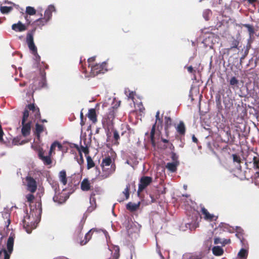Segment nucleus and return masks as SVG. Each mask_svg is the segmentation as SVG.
I'll use <instances>...</instances> for the list:
<instances>
[{"label": "nucleus", "mask_w": 259, "mask_h": 259, "mask_svg": "<svg viewBox=\"0 0 259 259\" xmlns=\"http://www.w3.org/2000/svg\"><path fill=\"white\" fill-rule=\"evenodd\" d=\"M247 255V250L245 249H241L238 253V256L240 259H246Z\"/></svg>", "instance_id": "7c9ffc66"}, {"label": "nucleus", "mask_w": 259, "mask_h": 259, "mask_svg": "<svg viewBox=\"0 0 259 259\" xmlns=\"http://www.w3.org/2000/svg\"><path fill=\"white\" fill-rule=\"evenodd\" d=\"M113 138L114 140V144L117 145L118 144V140L119 139V135L116 130L113 129Z\"/></svg>", "instance_id": "c9c22d12"}, {"label": "nucleus", "mask_w": 259, "mask_h": 259, "mask_svg": "<svg viewBox=\"0 0 259 259\" xmlns=\"http://www.w3.org/2000/svg\"><path fill=\"white\" fill-rule=\"evenodd\" d=\"M152 182V178L150 177H143L141 178L140 183L139 184V188L138 193L142 191L147 186H148Z\"/></svg>", "instance_id": "6e6552de"}, {"label": "nucleus", "mask_w": 259, "mask_h": 259, "mask_svg": "<svg viewBox=\"0 0 259 259\" xmlns=\"http://www.w3.org/2000/svg\"><path fill=\"white\" fill-rule=\"evenodd\" d=\"M140 204V202L137 203L129 202L126 205V208L131 211H134L139 208Z\"/></svg>", "instance_id": "aec40b11"}, {"label": "nucleus", "mask_w": 259, "mask_h": 259, "mask_svg": "<svg viewBox=\"0 0 259 259\" xmlns=\"http://www.w3.org/2000/svg\"><path fill=\"white\" fill-rule=\"evenodd\" d=\"M130 184H128L126 185V187L124 190L123 191V193L124 194L125 196L126 199H127L129 198L130 194H129V190H130Z\"/></svg>", "instance_id": "58836bf2"}, {"label": "nucleus", "mask_w": 259, "mask_h": 259, "mask_svg": "<svg viewBox=\"0 0 259 259\" xmlns=\"http://www.w3.org/2000/svg\"><path fill=\"white\" fill-rule=\"evenodd\" d=\"M78 162L80 165H81L83 163V159L81 153L80 154V158L78 160Z\"/></svg>", "instance_id": "3c124183"}, {"label": "nucleus", "mask_w": 259, "mask_h": 259, "mask_svg": "<svg viewBox=\"0 0 259 259\" xmlns=\"http://www.w3.org/2000/svg\"><path fill=\"white\" fill-rule=\"evenodd\" d=\"M212 251L215 255H221L223 253V249L220 246H214L212 248Z\"/></svg>", "instance_id": "cd10ccee"}, {"label": "nucleus", "mask_w": 259, "mask_h": 259, "mask_svg": "<svg viewBox=\"0 0 259 259\" xmlns=\"http://www.w3.org/2000/svg\"><path fill=\"white\" fill-rule=\"evenodd\" d=\"M192 141L195 143H197L198 142L197 139L195 137L194 135L192 136Z\"/></svg>", "instance_id": "4d7b16f0"}, {"label": "nucleus", "mask_w": 259, "mask_h": 259, "mask_svg": "<svg viewBox=\"0 0 259 259\" xmlns=\"http://www.w3.org/2000/svg\"><path fill=\"white\" fill-rule=\"evenodd\" d=\"M255 183L256 185H257V184L259 183V177L255 180Z\"/></svg>", "instance_id": "052dcab7"}, {"label": "nucleus", "mask_w": 259, "mask_h": 259, "mask_svg": "<svg viewBox=\"0 0 259 259\" xmlns=\"http://www.w3.org/2000/svg\"><path fill=\"white\" fill-rule=\"evenodd\" d=\"M187 70L189 72L191 73H194L195 72V71L194 70L193 67L192 66H190L187 67Z\"/></svg>", "instance_id": "09e8293b"}, {"label": "nucleus", "mask_w": 259, "mask_h": 259, "mask_svg": "<svg viewBox=\"0 0 259 259\" xmlns=\"http://www.w3.org/2000/svg\"><path fill=\"white\" fill-rule=\"evenodd\" d=\"M201 212L204 215V218L207 221H211L214 219H216V218H215V217L213 214L209 213L207 210L204 207L201 208Z\"/></svg>", "instance_id": "4468645a"}, {"label": "nucleus", "mask_w": 259, "mask_h": 259, "mask_svg": "<svg viewBox=\"0 0 259 259\" xmlns=\"http://www.w3.org/2000/svg\"><path fill=\"white\" fill-rule=\"evenodd\" d=\"M159 114H160V112L159 111H157L156 114V122L153 125L151 131V133H150V137H151V141H153V139H154L156 123H157L158 120L160 122H162L161 120H160V119L159 118Z\"/></svg>", "instance_id": "412c9836"}, {"label": "nucleus", "mask_w": 259, "mask_h": 259, "mask_svg": "<svg viewBox=\"0 0 259 259\" xmlns=\"http://www.w3.org/2000/svg\"><path fill=\"white\" fill-rule=\"evenodd\" d=\"M256 0H248V1L249 2V3H253L254 2H255Z\"/></svg>", "instance_id": "69168bd1"}, {"label": "nucleus", "mask_w": 259, "mask_h": 259, "mask_svg": "<svg viewBox=\"0 0 259 259\" xmlns=\"http://www.w3.org/2000/svg\"><path fill=\"white\" fill-rule=\"evenodd\" d=\"M238 45H239L238 41H237V40H235V39L233 40L232 42L230 49H232L233 48H237L238 46Z\"/></svg>", "instance_id": "c03bdc74"}, {"label": "nucleus", "mask_w": 259, "mask_h": 259, "mask_svg": "<svg viewBox=\"0 0 259 259\" xmlns=\"http://www.w3.org/2000/svg\"><path fill=\"white\" fill-rule=\"evenodd\" d=\"M211 12L210 10H208V9L207 10H205L203 12V17L204 18V19L206 20H208L209 16L211 14Z\"/></svg>", "instance_id": "ea45409f"}, {"label": "nucleus", "mask_w": 259, "mask_h": 259, "mask_svg": "<svg viewBox=\"0 0 259 259\" xmlns=\"http://www.w3.org/2000/svg\"><path fill=\"white\" fill-rule=\"evenodd\" d=\"M30 212L32 215H34L35 217L39 216L41 213L40 205L39 204L35 205V210H34V209L31 208Z\"/></svg>", "instance_id": "b1692460"}, {"label": "nucleus", "mask_w": 259, "mask_h": 259, "mask_svg": "<svg viewBox=\"0 0 259 259\" xmlns=\"http://www.w3.org/2000/svg\"><path fill=\"white\" fill-rule=\"evenodd\" d=\"M12 29L16 31L21 32L26 30L27 28L24 24L19 21L17 23L12 25Z\"/></svg>", "instance_id": "ddd939ff"}, {"label": "nucleus", "mask_w": 259, "mask_h": 259, "mask_svg": "<svg viewBox=\"0 0 259 259\" xmlns=\"http://www.w3.org/2000/svg\"><path fill=\"white\" fill-rule=\"evenodd\" d=\"M45 17L44 18H39L36 20H35V23L38 26H42L41 25H40V24L45 23Z\"/></svg>", "instance_id": "a19ab883"}, {"label": "nucleus", "mask_w": 259, "mask_h": 259, "mask_svg": "<svg viewBox=\"0 0 259 259\" xmlns=\"http://www.w3.org/2000/svg\"><path fill=\"white\" fill-rule=\"evenodd\" d=\"M27 190L31 193H34L37 188V184L35 180L30 176L25 178Z\"/></svg>", "instance_id": "0eeeda50"}, {"label": "nucleus", "mask_w": 259, "mask_h": 259, "mask_svg": "<svg viewBox=\"0 0 259 259\" xmlns=\"http://www.w3.org/2000/svg\"><path fill=\"white\" fill-rule=\"evenodd\" d=\"M88 117L93 123L97 122V115L95 109L92 108L89 110Z\"/></svg>", "instance_id": "f3484780"}, {"label": "nucleus", "mask_w": 259, "mask_h": 259, "mask_svg": "<svg viewBox=\"0 0 259 259\" xmlns=\"http://www.w3.org/2000/svg\"><path fill=\"white\" fill-rule=\"evenodd\" d=\"M29 116V112L26 109L24 110L23 113V116L22 120V123H25V122L27 120L28 117Z\"/></svg>", "instance_id": "4c0bfd02"}, {"label": "nucleus", "mask_w": 259, "mask_h": 259, "mask_svg": "<svg viewBox=\"0 0 259 259\" xmlns=\"http://www.w3.org/2000/svg\"><path fill=\"white\" fill-rule=\"evenodd\" d=\"M59 179L63 185H66L67 180L66 171L64 170L60 171L59 174Z\"/></svg>", "instance_id": "4be33fe9"}, {"label": "nucleus", "mask_w": 259, "mask_h": 259, "mask_svg": "<svg viewBox=\"0 0 259 259\" xmlns=\"http://www.w3.org/2000/svg\"><path fill=\"white\" fill-rule=\"evenodd\" d=\"M109 252L113 254L112 259H118L119 257V248L117 246H113L109 248Z\"/></svg>", "instance_id": "f8f14e48"}, {"label": "nucleus", "mask_w": 259, "mask_h": 259, "mask_svg": "<svg viewBox=\"0 0 259 259\" xmlns=\"http://www.w3.org/2000/svg\"><path fill=\"white\" fill-rule=\"evenodd\" d=\"M80 118H81L80 124L82 126L84 124V122L83 121V120H82V118H83V114H82V113H80Z\"/></svg>", "instance_id": "6e6d98bb"}, {"label": "nucleus", "mask_w": 259, "mask_h": 259, "mask_svg": "<svg viewBox=\"0 0 259 259\" xmlns=\"http://www.w3.org/2000/svg\"><path fill=\"white\" fill-rule=\"evenodd\" d=\"M230 83L232 85H237L238 83V80L235 77L231 78Z\"/></svg>", "instance_id": "79ce46f5"}, {"label": "nucleus", "mask_w": 259, "mask_h": 259, "mask_svg": "<svg viewBox=\"0 0 259 259\" xmlns=\"http://www.w3.org/2000/svg\"><path fill=\"white\" fill-rule=\"evenodd\" d=\"M90 203L91 205L88 207V211L92 212L96 207L95 198L92 195L90 197Z\"/></svg>", "instance_id": "a878e982"}, {"label": "nucleus", "mask_w": 259, "mask_h": 259, "mask_svg": "<svg viewBox=\"0 0 259 259\" xmlns=\"http://www.w3.org/2000/svg\"><path fill=\"white\" fill-rule=\"evenodd\" d=\"M56 147H58L59 150H61L62 146L61 144L58 142H54L52 144V145L51 146V147H50V150L49 151L50 155H51L52 154V153Z\"/></svg>", "instance_id": "bb28decb"}, {"label": "nucleus", "mask_w": 259, "mask_h": 259, "mask_svg": "<svg viewBox=\"0 0 259 259\" xmlns=\"http://www.w3.org/2000/svg\"><path fill=\"white\" fill-rule=\"evenodd\" d=\"M184 188L185 189H187V186L186 185H184Z\"/></svg>", "instance_id": "774afa93"}, {"label": "nucleus", "mask_w": 259, "mask_h": 259, "mask_svg": "<svg viewBox=\"0 0 259 259\" xmlns=\"http://www.w3.org/2000/svg\"><path fill=\"white\" fill-rule=\"evenodd\" d=\"M159 254L160 255V256L161 257V258H162V259H164V257H163V256L162 255V254H161V252H159Z\"/></svg>", "instance_id": "338daca9"}, {"label": "nucleus", "mask_w": 259, "mask_h": 259, "mask_svg": "<svg viewBox=\"0 0 259 259\" xmlns=\"http://www.w3.org/2000/svg\"><path fill=\"white\" fill-rule=\"evenodd\" d=\"M105 237H106V238H107V235H108V233L106 231H103Z\"/></svg>", "instance_id": "680f3d73"}, {"label": "nucleus", "mask_w": 259, "mask_h": 259, "mask_svg": "<svg viewBox=\"0 0 259 259\" xmlns=\"http://www.w3.org/2000/svg\"><path fill=\"white\" fill-rule=\"evenodd\" d=\"M176 130L177 132L180 135H184L185 133V126L183 121H180V123L176 126Z\"/></svg>", "instance_id": "5701e85b"}, {"label": "nucleus", "mask_w": 259, "mask_h": 259, "mask_svg": "<svg viewBox=\"0 0 259 259\" xmlns=\"http://www.w3.org/2000/svg\"><path fill=\"white\" fill-rule=\"evenodd\" d=\"M105 65L106 63L103 62L101 64H96L94 66H91V71L92 75L95 76L100 73H104L107 71L106 69H104Z\"/></svg>", "instance_id": "423d86ee"}, {"label": "nucleus", "mask_w": 259, "mask_h": 259, "mask_svg": "<svg viewBox=\"0 0 259 259\" xmlns=\"http://www.w3.org/2000/svg\"><path fill=\"white\" fill-rule=\"evenodd\" d=\"M114 114L113 111L110 112L108 115L103 118L102 120L103 125L105 130L107 136H111V134L114 129L113 120Z\"/></svg>", "instance_id": "f257e3e1"}, {"label": "nucleus", "mask_w": 259, "mask_h": 259, "mask_svg": "<svg viewBox=\"0 0 259 259\" xmlns=\"http://www.w3.org/2000/svg\"><path fill=\"white\" fill-rule=\"evenodd\" d=\"M38 151V156L39 159H40L44 164L45 165H49L52 163V160L51 158V156L49 154L48 156H44V151L42 148H39L37 149Z\"/></svg>", "instance_id": "9d476101"}, {"label": "nucleus", "mask_w": 259, "mask_h": 259, "mask_svg": "<svg viewBox=\"0 0 259 259\" xmlns=\"http://www.w3.org/2000/svg\"><path fill=\"white\" fill-rule=\"evenodd\" d=\"M95 57H92L91 58H90L88 59V63L89 64V66H91L92 65V63L93 62L95 61Z\"/></svg>", "instance_id": "8fccbe9b"}, {"label": "nucleus", "mask_w": 259, "mask_h": 259, "mask_svg": "<svg viewBox=\"0 0 259 259\" xmlns=\"http://www.w3.org/2000/svg\"><path fill=\"white\" fill-rule=\"evenodd\" d=\"M0 10L2 13L7 14L11 11L12 8L9 7H6V6H3V7H1Z\"/></svg>", "instance_id": "e433bc0d"}, {"label": "nucleus", "mask_w": 259, "mask_h": 259, "mask_svg": "<svg viewBox=\"0 0 259 259\" xmlns=\"http://www.w3.org/2000/svg\"><path fill=\"white\" fill-rule=\"evenodd\" d=\"M179 164L178 160H176L172 162L167 163L166 165V168H167L171 172H175L176 171L177 166Z\"/></svg>", "instance_id": "2eb2a0df"}, {"label": "nucleus", "mask_w": 259, "mask_h": 259, "mask_svg": "<svg viewBox=\"0 0 259 259\" xmlns=\"http://www.w3.org/2000/svg\"><path fill=\"white\" fill-rule=\"evenodd\" d=\"M55 11V8L54 6L50 5L47 9L45 12V23L40 24V25L44 26L51 19L52 17V13L53 11Z\"/></svg>", "instance_id": "9b49d317"}, {"label": "nucleus", "mask_w": 259, "mask_h": 259, "mask_svg": "<svg viewBox=\"0 0 259 259\" xmlns=\"http://www.w3.org/2000/svg\"><path fill=\"white\" fill-rule=\"evenodd\" d=\"M87 168L88 169H90L92 167H93L95 165L94 162L93 161L92 158L88 156H87Z\"/></svg>", "instance_id": "2f4dec72"}, {"label": "nucleus", "mask_w": 259, "mask_h": 259, "mask_svg": "<svg viewBox=\"0 0 259 259\" xmlns=\"http://www.w3.org/2000/svg\"><path fill=\"white\" fill-rule=\"evenodd\" d=\"M13 143L15 145H17V141H16V139H14L13 141Z\"/></svg>", "instance_id": "0e129e2a"}, {"label": "nucleus", "mask_w": 259, "mask_h": 259, "mask_svg": "<svg viewBox=\"0 0 259 259\" xmlns=\"http://www.w3.org/2000/svg\"><path fill=\"white\" fill-rule=\"evenodd\" d=\"M25 19H26V21L28 22V24L30 23V21H29L28 17V16H26L25 17Z\"/></svg>", "instance_id": "bf43d9fd"}, {"label": "nucleus", "mask_w": 259, "mask_h": 259, "mask_svg": "<svg viewBox=\"0 0 259 259\" xmlns=\"http://www.w3.org/2000/svg\"><path fill=\"white\" fill-rule=\"evenodd\" d=\"M165 122L166 125L168 126V124H170L171 122L170 118L169 117H165Z\"/></svg>", "instance_id": "de8ad7c7"}, {"label": "nucleus", "mask_w": 259, "mask_h": 259, "mask_svg": "<svg viewBox=\"0 0 259 259\" xmlns=\"http://www.w3.org/2000/svg\"><path fill=\"white\" fill-rule=\"evenodd\" d=\"M96 231V229H91L84 236V239L83 240L80 241V244L81 245H85L91 238L92 234L91 233L92 232H94Z\"/></svg>", "instance_id": "6ab92c4d"}, {"label": "nucleus", "mask_w": 259, "mask_h": 259, "mask_svg": "<svg viewBox=\"0 0 259 259\" xmlns=\"http://www.w3.org/2000/svg\"><path fill=\"white\" fill-rule=\"evenodd\" d=\"M128 97L129 98H132V99H133V98H134V94H133V92L130 93L129 94V95L128 96Z\"/></svg>", "instance_id": "13d9d810"}, {"label": "nucleus", "mask_w": 259, "mask_h": 259, "mask_svg": "<svg viewBox=\"0 0 259 259\" xmlns=\"http://www.w3.org/2000/svg\"><path fill=\"white\" fill-rule=\"evenodd\" d=\"M101 166L102 170L104 172L105 178L108 177L115 170V165L112 163V159L109 157H106L103 159Z\"/></svg>", "instance_id": "f03ea898"}, {"label": "nucleus", "mask_w": 259, "mask_h": 259, "mask_svg": "<svg viewBox=\"0 0 259 259\" xmlns=\"http://www.w3.org/2000/svg\"><path fill=\"white\" fill-rule=\"evenodd\" d=\"M250 163H252L253 167H259V159L257 157L253 156L252 160L250 161Z\"/></svg>", "instance_id": "f704fd0d"}, {"label": "nucleus", "mask_w": 259, "mask_h": 259, "mask_svg": "<svg viewBox=\"0 0 259 259\" xmlns=\"http://www.w3.org/2000/svg\"><path fill=\"white\" fill-rule=\"evenodd\" d=\"M53 188L55 191V195L53 197L54 201L58 204L64 203L67 199L68 197L66 196H65L63 193H61L60 194L58 192V191L57 190L58 185L57 184H55V186H53Z\"/></svg>", "instance_id": "39448f33"}, {"label": "nucleus", "mask_w": 259, "mask_h": 259, "mask_svg": "<svg viewBox=\"0 0 259 259\" xmlns=\"http://www.w3.org/2000/svg\"><path fill=\"white\" fill-rule=\"evenodd\" d=\"M27 107L29 110L32 111V112L34 113L35 117L39 116L40 115L38 108L35 107L34 104L28 105Z\"/></svg>", "instance_id": "393cba45"}, {"label": "nucleus", "mask_w": 259, "mask_h": 259, "mask_svg": "<svg viewBox=\"0 0 259 259\" xmlns=\"http://www.w3.org/2000/svg\"><path fill=\"white\" fill-rule=\"evenodd\" d=\"M44 126L42 125H40L38 123H36L35 125V131L36 134L38 138H39L40 134L44 131Z\"/></svg>", "instance_id": "c85d7f7f"}, {"label": "nucleus", "mask_w": 259, "mask_h": 259, "mask_svg": "<svg viewBox=\"0 0 259 259\" xmlns=\"http://www.w3.org/2000/svg\"><path fill=\"white\" fill-rule=\"evenodd\" d=\"M246 26V27H248V31L249 32L250 34L251 35V34H253V28L251 26L248 25H247Z\"/></svg>", "instance_id": "864d4df0"}, {"label": "nucleus", "mask_w": 259, "mask_h": 259, "mask_svg": "<svg viewBox=\"0 0 259 259\" xmlns=\"http://www.w3.org/2000/svg\"><path fill=\"white\" fill-rule=\"evenodd\" d=\"M29 218H30L29 216L26 215V217H24V220H23L24 227L25 228L26 231L28 233H31V231L27 228V227H28V226H29V225H28L29 222H27V219H29Z\"/></svg>", "instance_id": "72a5a7b5"}, {"label": "nucleus", "mask_w": 259, "mask_h": 259, "mask_svg": "<svg viewBox=\"0 0 259 259\" xmlns=\"http://www.w3.org/2000/svg\"><path fill=\"white\" fill-rule=\"evenodd\" d=\"M162 141L163 143H166L168 142V140L164 139H162Z\"/></svg>", "instance_id": "e2e57ef3"}, {"label": "nucleus", "mask_w": 259, "mask_h": 259, "mask_svg": "<svg viewBox=\"0 0 259 259\" xmlns=\"http://www.w3.org/2000/svg\"><path fill=\"white\" fill-rule=\"evenodd\" d=\"M83 224L82 222H80L78 228L76 230V231L78 233H79V234L80 233L82 229L83 228Z\"/></svg>", "instance_id": "49530a36"}, {"label": "nucleus", "mask_w": 259, "mask_h": 259, "mask_svg": "<svg viewBox=\"0 0 259 259\" xmlns=\"http://www.w3.org/2000/svg\"><path fill=\"white\" fill-rule=\"evenodd\" d=\"M81 189L84 191H89L90 189L91 183L87 179H84L81 183Z\"/></svg>", "instance_id": "a211bd4d"}, {"label": "nucleus", "mask_w": 259, "mask_h": 259, "mask_svg": "<svg viewBox=\"0 0 259 259\" xmlns=\"http://www.w3.org/2000/svg\"><path fill=\"white\" fill-rule=\"evenodd\" d=\"M34 31V30H33L31 32L27 33L26 41L28 45L29 49L31 51V53L33 54V55L35 56V59L37 61H38L40 60V57L37 54V48L33 41Z\"/></svg>", "instance_id": "20e7f679"}, {"label": "nucleus", "mask_w": 259, "mask_h": 259, "mask_svg": "<svg viewBox=\"0 0 259 259\" xmlns=\"http://www.w3.org/2000/svg\"><path fill=\"white\" fill-rule=\"evenodd\" d=\"M81 152H83L85 155L89 153V150L87 147L81 146L79 151L80 154L81 153Z\"/></svg>", "instance_id": "a18cd8bd"}, {"label": "nucleus", "mask_w": 259, "mask_h": 259, "mask_svg": "<svg viewBox=\"0 0 259 259\" xmlns=\"http://www.w3.org/2000/svg\"><path fill=\"white\" fill-rule=\"evenodd\" d=\"M171 158L174 161L178 160V156L175 153H172Z\"/></svg>", "instance_id": "5fc2aeb1"}, {"label": "nucleus", "mask_w": 259, "mask_h": 259, "mask_svg": "<svg viewBox=\"0 0 259 259\" xmlns=\"http://www.w3.org/2000/svg\"><path fill=\"white\" fill-rule=\"evenodd\" d=\"M26 198L27 199L28 202H31L34 199V197L32 194H29L26 195Z\"/></svg>", "instance_id": "37998d69"}, {"label": "nucleus", "mask_w": 259, "mask_h": 259, "mask_svg": "<svg viewBox=\"0 0 259 259\" xmlns=\"http://www.w3.org/2000/svg\"><path fill=\"white\" fill-rule=\"evenodd\" d=\"M4 135V132L3 131L2 126L0 125V141H2L3 140V137Z\"/></svg>", "instance_id": "603ef678"}, {"label": "nucleus", "mask_w": 259, "mask_h": 259, "mask_svg": "<svg viewBox=\"0 0 259 259\" xmlns=\"http://www.w3.org/2000/svg\"><path fill=\"white\" fill-rule=\"evenodd\" d=\"M26 12L29 15H33L35 14L36 10L33 7L28 6L26 8Z\"/></svg>", "instance_id": "473e14b6"}, {"label": "nucleus", "mask_w": 259, "mask_h": 259, "mask_svg": "<svg viewBox=\"0 0 259 259\" xmlns=\"http://www.w3.org/2000/svg\"><path fill=\"white\" fill-rule=\"evenodd\" d=\"M22 134L24 136H27L30 134L31 126L30 122L22 123Z\"/></svg>", "instance_id": "dca6fc26"}, {"label": "nucleus", "mask_w": 259, "mask_h": 259, "mask_svg": "<svg viewBox=\"0 0 259 259\" xmlns=\"http://www.w3.org/2000/svg\"><path fill=\"white\" fill-rule=\"evenodd\" d=\"M230 240L229 239H223V240L219 238H215L214 240V243L215 244H221L223 245L229 243Z\"/></svg>", "instance_id": "c756f323"}, {"label": "nucleus", "mask_w": 259, "mask_h": 259, "mask_svg": "<svg viewBox=\"0 0 259 259\" xmlns=\"http://www.w3.org/2000/svg\"><path fill=\"white\" fill-rule=\"evenodd\" d=\"M2 217L5 222V228L4 229V232L3 233H1V234L4 236L7 234L8 231L10 230L9 229V226L11 223L10 214L8 212H3L2 213Z\"/></svg>", "instance_id": "1a4fd4ad"}, {"label": "nucleus", "mask_w": 259, "mask_h": 259, "mask_svg": "<svg viewBox=\"0 0 259 259\" xmlns=\"http://www.w3.org/2000/svg\"><path fill=\"white\" fill-rule=\"evenodd\" d=\"M14 241V238L13 236L11 235L7 241V250L4 248V245L0 242V257L4 255V259H9L10 255L13 249Z\"/></svg>", "instance_id": "7ed1b4c3"}]
</instances>
